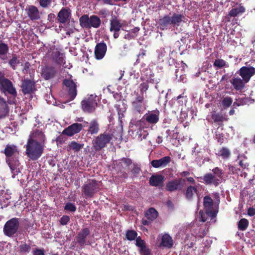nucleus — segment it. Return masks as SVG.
<instances>
[{
  "mask_svg": "<svg viewBox=\"0 0 255 255\" xmlns=\"http://www.w3.org/2000/svg\"><path fill=\"white\" fill-rule=\"evenodd\" d=\"M188 20L183 14L173 12L171 16L165 15L158 20V28L162 30L170 28L171 26H179L182 22L185 23Z\"/></svg>",
  "mask_w": 255,
  "mask_h": 255,
  "instance_id": "nucleus-1",
  "label": "nucleus"
},
{
  "mask_svg": "<svg viewBox=\"0 0 255 255\" xmlns=\"http://www.w3.org/2000/svg\"><path fill=\"white\" fill-rule=\"evenodd\" d=\"M114 137V133L111 130L100 133L92 140V149L96 152L102 150L111 142Z\"/></svg>",
  "mask_w": 255,
  "mask_h": 255,
  "instance_id": "nucleus-2",
  "label": "nucleus"
},
{
  "mask_svg": "<svg viewBox=\"0 0 255 255\" xmlns=\"http://www.w3.org/2000/svg\"><path fill=\"white\" fill-rule=\"evenodd\" d=\"M45 146L43 143L35 142L33 139H28L26 144V155L31 160H36L41 156Z\"/></svg>",
  "mask_w": 255,
  "mask_h": 255,
  "instance_id": "nucleus-3",
  "label": "nucleus"
},
{
  "mask_svg": "<svg viewBox=\"0 0 255 255\" xmlns=\"http://www.w3.org/2000/svg\"><path fill=\"white\" fill-rule=\"evenodd\" d=\"M100 190L99 183L95 179H88L82 187V192L86 198H92Z\"/></svg>",
  "mask_w": 255,
  "mask_h": 255,
  "instance_id": "nucleus-4",
  "label": "nucleus"
},
{
  "mask_svg": "<svg viewBox=\"0 0 255 255\" xmlns=\"http://www.w3.org/2000/svg\"><path fill=\"white\" fill-rule=\"evenodd\" d=\"M79 22L81 27L86 28H97L100 27L101 23L100 18L95 15L89 17L87 14H84L80 18Z\"/></svg>",
  "mask_w": 255,
  "mask_h": 255,
  "instance_id": "nucleus-5",
  "label": "nucleus"
},
{
  "mask_svg": "<svg viewBox=\"0 0 255 255\" xmlns=\"http://www.w3.org/2000/svg\"><path fill=\"white\" fill-rule=\"evenodd\" d=\"M91 234V231L89 228L87 227L83 228L80 230L77 234L75 237L76 244L81 248H83L86 245H91V242L88 238Z\"/></svg>",
  "mask_w": 255,
  "mask_h": 255,
  "instance_id": "nucleus-6",
  "label": "nucleus"
},
{
  "mask_svg": "<svg viewBox=\"0 0 255 255\" xmlns=\"http://www.w3.org/2000/svg\"><path fill=\"white\" fill-rule=\"evenodd\" d=\"M19 219L13 218L7 221L3 227V233L6 236L11 237L17 232L19 226Z\"/></svg>",
  "mask_w": 255,
  "mask_h": 255,
  "instance_id": "nucleus-7",
  "label": "nucleus"
},
{
  "mask_svg": "<svg viewBox=\"0 0 255 255\" xmlns=\"http://www.w3.org/2000/svg\"><path fill=\"white\" fill-rule=\"evenodd\" d=\"M135 97L131 101V109L134 112L141 113L145 110V104L142 94H139L138 92H134Z\"/></svg>",
  "mask_w": 255,
  "mask_h": 255,
  "instance_id": "nucleus-8",
  "label": "nucleus"
},
{
  "mask_svg": "<svg viewBox=\"0 0 255 255\" xmlns=\"http://www.w3.org/2000/svg\"><path fill=\"white\" fill-rule=\"evenodd\" d=\"M96 98V96L91 95L88 98L81 102V108L84 112L91 113L95 111L97 106Z\"/></svg>",
  "mask_w": 255,
  "mask_h": 255,
  "instance_id": "nucleus-9",
  "label": "nucleus"
},
{
  "mask_svg": "<svg viewBox=\"0 0 255 255\" xmlns=\"http://www.w3.org/2000/svg\"><path fill=\"white\" fill-rule=\"evenodd\" d=\"M0 91L3 93H8L12 96H16L17 92L12 82L6 79L0 83Z\"/></svg>",
  "mask_w": 255,
  "mask_h": 255,
  "instance_id": "nucleus-10",
  "label": "nucleus"
},
{
  "mask_svg": "<svg viewBox=\"0 0 255 255\" xmlns=\"http://www.w3.org/2000/svg\"><path fill=\"white\" fill-rule=\"evenodd\" d=\"M62 84L67 88V92L69 96V101L73 100L77 96V86L75 83L70 79H64Z\"/></svg>",
  "mask_w": 255,
  "mask_h": 255,
  "instance_id": "nucleus-11",
  "label": "nucleus"
},
{
  "mask_svg": "<svg viewBox=\"0 0 255 255\" xmlns=\"http://www.w3.org/2000/svg\"><path fill=\"white\" fill-rule=\"evenodd\" d=\"M5 161L13 174L12 177L14 178V176L20 172L19 168L20 162L18 159V156L11 157L8 158H5Z\"/></svg>",
  "mask_w": 255,
  "mask_h": 255,
  "instance_id": "nucleus-12",
  "label": "nucleus"
},
{
  "mask_svg": "<svg viewBox=\"0 0 255 255\" xmlns=\"http://www.w3.org/2000/svg\"><path fill=\"white\" fill-rule=\"evenodd\" d=\"M123 24L121 22L120 19L115 15H112L110 19V27L111 32H114L113 37L115 39H117L119 36V31L122 27Z\"/></svg>",
  "mask_w": 255,
  "mask_h": 255,
  "instance_id": "nucleus-13",
  "label": "nucleus"
},
{
  "mask_svg": "<svg viewBox=\"0 0 255 255\" xmlns=\"http://www.w3.org/2000/svg\"><path fill=\"white\" fill-rule=\"evenodd\" d=\"M23 94H30L35 90V82L29 79H24L21 81L20 86Z\"/></svg>",
  "mask_w": 255,
  "mask_h": 255,
  "instance_id": "nucleus-14",
  "label": "nucleus"
},
{
  "mask_svg": "<svg viewBox=\"0 0 255 255\" xmlns=\"http://www.w3.org/2000/svg\"><path fill=\"white\" fill-rule=\"evenodd\" d=\"M245 82L248 83L255 74V68L253 67L243 66L238 72Z\"/></svg>",
  "mask_w": 255,
  "mask_h": 255,
  "instance_id": "nucleus-15",
  "label": "nucleus"
},
{
  "mask_svg": "<svg viewBox=\"0 0 255 255\" xmlns=\"http://www.w3.org/2000/svg\"><path fill=\"white\" fill-rule=\"evenodd\" d=\"M184 181V179H174L168 181L166 184V191L172 192L176 191H180L182 188V182Z\"/></svg>",
  "mask_w": 255,
  "mask_h": 255,
  "instance_id": "nucleus-16",
  "label": "nucleus"
},
{
  "mask_svg": "<svg viewBox=\"0 0 255 255\" xmlns=\"http://www.w3.org/2000/svg\"><path fill=\"white\" fill-rule=\"evenodd\" d=\"M57 74L56 68L49 65H45L41 70V76L46 80L51 79Z\"/></svg>",
  "mask_w": 255,
  "mask_h": 255,
  "instance_id": "nucleus-17",
  "label": "nucleus"
},
{
  "mask_svg": "<svg viewBox=\"0 0 255 255\" xmlns=\"http://www.w3.org/2000/svg\"><path fill=\"white\" fill-rule=\"evenodd\" d=\"M28 139H33L35 142L43 143V145L45 146V135L39 129H36L31 131Z\"/></svg>",
  "mask_w": 255,
  "mask_h": 255,
  "instance_id": "nucleus-18",
  "label": "nucleus"
},
{
  "mask_svg": "<svg viewBox=\"0 0 255 255\" xmlns=\"http://www.w3.org/2000/svg\"><path fill=\"white\" fill-rule=\"evenodd\" d=\"M83 126L81 124L74 123L65 128L62 134L68 136H73L74 134L79 133L82 129Z\"/></svg>",
  "mask_w": 255,
  "mask_h": 255,
  "instance_id": "nucleus-19",
  "label": "nucleus"
},
{
  "mask_svg": "<svg viewBox=\"0 0 255 255\" xmlns=\"http://www.w3.org/2000/svg\"><path fill=\"white\" fill-rule=\"evenodd\" d=\"M107 46L104 42L98 43L95 48V56L96 59H102L106 53Z\"/></svg>",
  "mask_w": 255,
  "mask_h": 255,
  "instance_id": "nucleus-20",
  "label": "nucleus"
},
{
  "mask_svg": "<svg viewBox=\"0 0 255 255\" xmlns=\"http://www.w3.org/2000/svg\"><path fill=\"white\" fill-rule=\"evenodd\" d=\"M25 11L28 17L31 20H38L40 18L39 10L35 5H28L25 8Z\"/></svg>",
  "mask_w": 255,
  "mask_h": 255,
  "instance_id": "nucleus-21",
  "label": "nucleus"
},
{
  "mask_svg": "<svg viewBox=\"0 0 255 255\" xmlns=\"http://www.w3.org/2000/svg\"><path fill=\"white\" fill-rule=\"evenodd\" d=\"M135 245L139 248V252L141 255H151V250L140 237L136 238Z\"/></svg>",
  "mask_w": 255,
  "mask_h": 255,
  "instance_id": "nucleus-22",
  "label": "nucleus"
},
{
  "mask_svg": "<svg viewBox=\"0 0 255 255\" xmlns=\"http://www.w3.org/2000/svg\"><path fill=\"white\" fill-rule=\"evenodd\" d=\"M165 180V177L161 174L152 175L149 178L150 185L157 187H162Z\"/></svg>",
  "mask_w": 255,
  "mask_h": 255,
  "instance_id": "nucleus-23",
  "label": "nucleus"
},
{
  "mask_svg": "<svg viewBox=\"0 0 255 255\" xmlns=\"http://www.w3.org/2000/svg\"><path fill=\"white\" fill-rule=\"evenodd\" d=\"M202 179L206 185H213L214 186L217 187L221 183L219 179L211 173L205 174Z\"/></svg>",
  "mask_w": 255,
  "mask_h": 255,
  "instance_id": "nucleus-24",
  "label": "nucleus"
},
{
  "mask_svg": "<svg viewBox=\"0 0 255 255\" xmlns=\"http://www.w3.org/2000/svg\"><path fill=\"white\" fill-rule=\"evenodd\" d=\"M160 112L157 110L149 112L148 113L144 115L146 121L150 124H156L159 120Z\"/></svg>",
  "mask_w": 255,
  "mask_h": 255,
  "instance_id": "nucleus-25",
  "label": "nucleus"
},
{
  "mask_svg": "<svg viewBox=\"0 0 255 255\" xmlns=\"http://www.w3.org/2000/svg\"><path fill=\"white\" fill-rule=\"evenodd\" d=\"M171 161V157L166 156L159 159H154L151 161V166L156 168L166 167Z\"/></svg>",
  "mask_w": 255,
  "mask_h": 255,
  "instance_id": "nucleus-26",
  "label": "nucleus"
},
{
  "mask_svg": "<svg viewBox=\"0 0 255 255\" xmlns=\"http://www.w3.org/2000/svg\"><path fill=\"white\" fill-rule=\"evenodd\" d=\"M3 153L5 158H10L16 156H19V152L17 146L14 144H7L4 149Z\"/></svg>",
  "mask_w": 255,
  "mask_h": 255,
  "instance_id": "nucleus-27",
  "label": "nucleus"
},
{
  "mask_svg": "<svg viewBox=\"0 0 255 255\" xmlns=\"http://www.w3.org/2000/svg\"><path fill=\"white\" fill-rule=\"evenodd\" d=\"M71 15L70 10L69 8L63 7L58 13L57 20L60 23H65Z\"/></svg>",
  "mask_w": 255,
  "mask_h": 255,
  "instance_id": "nucleus-28",
  "label": "nucleus"
},
{
  "mask_svg": "<svg viewBox=\"0 0 255 255\" xmlns=\"http://www.w3.org/2000/svg\"><path fill=\"white\" fill-rule=\"evenodd\" d=\"M52 60L57 64L61 65L64 62L63 54L57 48H54L51 53Z\"/></svg>",
  "mask_w": 255,
  "mask_h": 255,
  "instance_id": "nucleus-29",
  "label": "nucleus"
},
{
  "mask_svg": "<svg viewBox=\"0 0 255 255\" xmlns=\"http://www.w3.org/2000/svg\"><path fill=\"white\" fill-rule=\"evenodd\" d=\"M8 112V107L5 100L0 96V119L5 117Z\"/></svg>",
  "mask_w": 255,
  "mask_h": 255,
  "instance_id": "nucleus-30",
  "label": "nucleus"
},
{
  "mask_svg": "<svg viewBox=\"0 0 255 255\" xmlns=\"http://www.w3.org/2000/svg\"><path fill=\"white\" fill-rule=\"evenodd\" d=\"M246 11L245 7L241 4L233 7L229 12L228 15L231 17H236L243 14Z\"/></svg>",
  "mask_w": 255,
  "mask_h": 255,
  "instance_id": "nucleus-31",
  "label": "nucleus"
},
{
  "mask_svg": "<svg viewBox=\"0 0 255 255\" xmlns=\"http://www.w3.org/2000/svg\"><path fill=\"white\" fill-rule=\"evenodd\" d=\"M100 130V125L96 120H92L89 123L88 133L91 134H96L98 133Z\"/></svg>",
  "mask_w": 255,
  "mask_h": 255,
  "instance_id": "nucleus-32",
  "label": "nucleus"
},
{
  "mask_svg": "<svg viewBox=\"0 0 255 255\" xmlns=\"http://www.w3.org/2000/svg\"><path fill=\"white\" fill-rule=\"evenodd\" d=\"M231 82L234 89L237 91L242 90L245 88V83H247L244 82L243 79L239 77L233 78Z\"/></svg>",
  "mask_w": 255,
  "mask_h": 255,
  "instance_id": "nucleus-33",
  "label": "nucleus"
},
{
  "mask_svg": "<svg viewBox=\"0 0 255 255\" xmlns=\"http://www.w3.org/2000/svg\"><path fill=\"white\" fill-rule=\"evenodd\" d=\"M83 147V143H79L75 141H72L68 144L67 150V151H73L74 152H78Z\"/></svg>",
  "mask_w": 255,
  "mask_h": 255,
  "instance_id": "nucleus-34",
  "label": "nucleus"
},
{
  "mask_svg": "<svg viewBox=\"0 0 255 255\" xmlns=\"http://www.w3.org/2000/svg\"><path fill=\"white\" fill-rule=\"evenodd\" d=\"M173 244V240L172 238L169 235L165 234L162 237L161 241L159 246L171 248L172 247Z\"/></svg>",
  "mask_w": 255,
  "mask_h": 255,
  "instance_id": "nucleus-35",
  "label": "nucleus"
},
{
  "mask_svg": "<svg viewBox=\"0 0 255 255\" xmlns=\"http://www.w3.org/2000/svg\"><path fill=\"white\" fill-rule=\"evenodd\" d=\"M211 116L213 122L219 126L222 125L224 121L227 120V119L225 118L222 114L217 113L216 112H212Z\"/></svg>",
  "mask_w": 255,
  "mask_h": 255,
  "instance_id": "nucleus-36",
  "label": "nucleus"
},
{
  "mask_svg": "<svg viewBox=\"0 0 255 255\" xmlns=\"http://www.w3.org/2000/svg\"><path fill=\"white\" fill-rule=\"evenodd\" d=\"M9 51V47L7 44L0 40V58L2 60L6 59V55Z\"/></svg>",
  "mask_w": 255,
  "mask_h": 255,
  "instance_id": "nucleus-37",
  "label": "nucleus"
},
{
  "mask_svg": "<svg viewBox=\"0 0 255 255\" xmlns=\"http://www.w3.org/2000/svg\"><path fill=\"white\" fill-rule=\"evenodd\" d=\"M198 190L197 187L195 186L190 185L187 187L185 195L186 198L188 200H191L193 199L195 194H197Z\"/></svg>",
  "mask_w": 255,
  "mask_h": 255,
  "instance_id": "nucleus-38",
  "label": "nucleus"
},
{
  "mask_svg": "<svg viewBox=\"0 0 255 255\" xmlns=\"http://www.w3.org/2000/svg\"><path fill=\"white\" fill-rule=\"evenodd\" d=\"M236 161H239L238 163L241 169H248L249 164L247 162V157L244 154H239Z\"/></svg>",
  "mask_w": 255,
  "mask_h": 255,
  "instance_id": "nucleus-39",
  "label": "nucleus"
},
{
  "mask_svg": "<svg viewBox=\"0 0 255 255\" xmlns=\"http://www.w3.org/2000/svg\"><path fill=\"white\" fill-rule=\"evenodd\" d=\"M144 215L147 220L153 221L158 217V213L154 208L151 207L145 212Z\"/></svg>",
  "mask_w": 255,
  "mask_h": 255,
  "instance_id": "nucleus-40",
  "label": "nucleus"
},
{
  "mask_svg": "<svg viewBox=\"0 0 255 255\" xmlns=\"http://www.w3.org/2000/svg\"><path fill=\"white\" fill-rule=\"evenodd\" d=\"M203 205L206 210L213 208V200L209 196H206L203 199Z\"/></svg>",
  "mask_w": 255,
  "mask_h": 255,
  "instance_id": "nucleus-41",
  "label": "nucleus"
},
{
  "mask_svg": "<svg viewBox=\"0 0 255 255\" xmlns=\"http://www.w3.org/2000/svg\"><path fill=\"white\" fill-rule=\"evenodd\" d=\"M249 225V221L245 218L241 219L238 223V229L240 231H245Z\"/></svg>",
  "mask_w": 255,
  "mask_h": 255,
  "instance_id": "nucleus-42",
  "label": "nucleus"
},
{
  "mask_svg": "<svg viewBox=\"0 0 255 255\" xmlns=\"http://www.w3.org/2000/svg\"><path fill=\"white\" fill-rule=\"evenodd\" d=\"M249 101V99L248 98H239L236 99V101L233 103V106L234 108H236L237 107L247 104Z\"/></svg>",
  "mask_w": 255,
  "mask_h": 255,
  "instance_id": "nucleus-43",
  "label": "nucleus"
},
{
  "mask_svg": "<svg viewBox=\"0 0 255 255\" xmlns=\"http://www.w3.org/2000/svg\"><path fill=\"white\" fill-rule=\"evenodd\" d=\"M213 65L214 67H218L219 68H222L223 67H229V64L227 62L221 59H217L215 60Z\"/></svg>",
  "mask_w": 255,
  "mask_h": 255,
  "instance_id": "nucleus-44",
  "label": "nucleus"
},
{
  "mask_svg": "<svg viewBox=\"0 0 255 255\" xmlns=\"http://www.w3.org/2000/svg\"><path fill=\"white\" fill-rule=\"evenodd\" d=\"M219 155L223 159H227L230 156L231 152L228 148L225 147H223L220 149Z\"/></svg>",
  "mask_w": 255,
  "mask_h": 255,
  "instance_id": "nucleus-45",
  "label": "nucleus"
},
{
  "mask_svg": "<svg viewBox=\"0 0 255 255\" xmlns=\"http://www.w3.org/2000/svg\"><path fill=\"white\" fill-rule=\"evenodd\" d=\"M18 248L19 251L22 253H28L31 249L30 245L25 243H21Z\"/></svg>",
  "mask_w": 255,
  "mask_h": 255,
  "instance_id": "nucleus-46",
  "label": "nucleus"
},
{
  "mask_svg": "<svg viewBox=\"0 0 255 255\" xmlns=\"http://www.w3.org/2000/svg\"><path fill=\"white\" fill-rule=\"evenodd\" d=\"M19 63V60L17 59L15 55L12 56V58L8 61V64L11 68L15 70L16 69V66Z\"/></svg>",
  "mask_w": 255,
  "mask_h": 255,
  "instance_id": "nucleus-47",
  "label": "nucleus"
},
{
  "mask_svg": "<svg viewBox=\"0 0 255 255\" xmlns=\"http://www.w3.org/2000/svg\"><path fill=\"white\" fill-rule=\"evenodd\" d=\"M212 171L213 172L212 174L214 175L217 178H219L220 181L221 179H222L224 174V172L222 169L218 167H216L213 168Z\"/></svg>",
  "mask_w": 255,
  "mask_h": 255,
  "instance_id": "nucleus-48",
  "label": "nucleus"
},
{
  "mask_svg": "<svg viewBox=\"0 0 255 255\" xmlns=\"http://www.w3.org/2000/svg\"><path fill=\"white\" fill-rule=\"evenodd\" d=\"M137 234L134 230H128L126 233V238L128 241H133L137 238Z\"/></svg>",
  "mask_w": 255,
  "mask_h": 255,
  "instance_id": "nucleus-49",
  "label": "nucleus"
},
{
  "mask_svg": "<svg viewBox=\"0 0 255 255\" xmlns=\"http://www.w3.org/2000/svg\"><path fill=\"white\" fill-rule=\"evenodd\" d=\"M233 103V100L231 97H226L223 98L222 101V104L224 109H226L231 106Z\"/></svg>",
  "mask_w": 255,
  "mask_h": 255,
  "instance_id": "nucleus-50",
  "label": "nucleus"
},
{
  "mask_svg": "<svg viewBox=\"0 0 255 255\" xmlns=\"http://www.w3.org/2000/svg\"><path fill=\"white\" fill-rule=\"evenodd\" d=\"M219 128H217V130L215 132V138L221 144L224 141V134L223 132H221L218 130Z\"/></svg>",
  "mask_w": 255,
  "mask_h": 255,
  "instance_id": "nucleus-51",
  "label": "nucleus"
},
{
  "mask_svg": "<svg viewBox=\"0 0 255 255\" xmlns=\"http://www.w3.org/2000/svg\"><path fill=\"white\" fill-rule=\"evenodd\" d=\"M64 210L67 211L74 212L76 210V207L74 204L68 202L65 204Z\"/></svg>",
  "mask_w": 255,
  "mask_h": 255,
  "instance_id": "nucleus-52",
  "label": "nucleus"
},
{
  "mask_svg": "<svg viewBox=\"0 0 255 255\" xmlns=\"http://www.w3.org/2000/svg\"><path fill=\"white\" fill-rule=\"evenodd\" d=\"M199 215L200 216L199 221L202 222H205L207 220L208 215L207 214L206 210L205 212H204L203 211L200 210L199 211Z\"/></svg>",
  "mask_w": 255,
  "mask_h": 255,
  "instance_id": "nucleus-53",
  "label": "nucleus"
},
{
  "mask_svg": "<svg viewBox=\"0 0 255 255\" xmlns=\"http://www.w3.org/2000/svg\"><path fill=\"white\" fill-rule=\"evenodd\" d=\"M52 0H39L40 5L43 8L47 7L52 2Z\"/></svg>",
  "mask_w": 255,
  "mask_h": 255,
  "instance_id": "nucleus-54",
  "label": "nucleus"
},
{
  "mask_svg": "<svg viewBox=\"0 0 255 255\" xmlns=\"http://www.w3.org/2000/svg\"><path fill=\"white\" fill-rule=\"evenodd\" d=\"M139 87L140 93H139V94L143 95V92H146L148 90L149 86L147 83L143 82L140 84Z\"/></svg>",
  "mask_w": 255,
  "mask_h": 255,
  "instance_id": "nucleus-55",
  "label": "nucleus"
},
{
  "mask_svg": "<svg viewBox=\"0 0 255 255\" xmlns=\"http://www.w3.org/2000/svg\"><path fill=\"white\" fill-rule=\"evenodd\" d=\"M69 221L70 217L68 216L64 215L61 218L60 223L62 225H66L68 224Z\"/></svg>",
  "mask_w": 255,
  "mask_h": 255,
  "instance_id": "nucleus-56",
  "label": "nucleus"
},
{
  "mask_svg": "<svg viewBox=\"0 0 255 255\" xmlns=\"http://www.w3.org/2000/svg\"><path fill=\"white\" fill-rule=\"evenodd\" d=\"M66 137H64L63 135H60L59 136H57L56 138V141L57 143V145H58V144H63L64 142H65V141H66Z\"/></svg>",
  "mask_w": 255,
  "mask_h": 255,
  "instance_id": "nucleus-57",
  "label": "nucleus"
},
{
  "mask_svg": "<svg viewBox=\"0 0 255 255\" xmlns=\"http://www.w3.org/2000/svg\"><path fill=\"white\" fill-rule=\"evenodd\" d=\"M208 216H210L212 219L215 218L216 217L217 213L214 211L213 208L206 210Z\"/></svg>",
  "mask_w": 255,
  "mask_h": 255,
  "instance_id": "nucleus-58",
  "label": "nucleus"
},
{
  "mask_svg": "<svg viewBox=\"0 0 255 255\" xmlns=\"http://www.w3.org/2000/svg\"><path fill=\"white\" fill-rule=\"evenodd\" d=\"M33 255H44V251L43 249H36L33 251Z\"/></svg>",
  "mask_w": 255,
  "mask_h": 255,
  "instance_id": "nucleus-59",
  "label": "nucleus"
},
{
  "mask_svg": "<svg viewBox=\"0 0 255 255\" xmlns=\"http://www.w3.org/2000/svg\"><path fill=\"white\" fill-rule=\"evenodd\" d=\"M30 64L28 62H26L24 63L23 72H25L26 73H30Z\"/></svg>",
  "mask_w": 255,
  "mask_h": 255,
  "instance_id": "nucleus-60",
  "label": "nucleus"
},
{
  "mask_svg": "<svg viewBox=\"0 0 255 255\" xmlns=\"http://www.w3.org/2000/svg\"><path fill=\"white\" fill-rule=\"evenodd\" d=\"M122 161L127 166H129L132 163L131 160L128 158H123Z\"/></svg>",
  "mask_w": 255,
  "mask_h": 255,
  "instance_id": "nucleus-61",
  "label": "nucleus"
},
{
  "mask_svg": "<svg viewBox=\"0 0 255 255\" xmlns=\"http://www.w3.org/2000/svg\"><path fill=\"white\" fill-rule=\"evenodd\" d=\"M229 170L230 173H237L238 170H240L241 169L240 168L238 169L236 167H235V166L230 165H229Z\"/></svg>",
  "mask_w": 255,
  "mask_h": 255,
  "instance_id": "nucleus-62",
  "label": "nucleus"
},
{
  "mask_svg": "<svg viewBox=\"0 0 255 255\" xmlns=\"http://www.w3.org/2000/svg\"><path fill=\"white\" fill-rule=\"evenodd\" d=\"M248 215L251 217L254 216L255 215V209L253 207H250L248 209Z\"/></svg>",
  "mask_w": 255,
  "mask_h": 255,
  "instance_id": "nucleus-63",
  "label": "nucleus"
},
{
  "mask_svg": "<svg viewBox=\"0 0 255 255\" xmlns=\"http://www.w3.org/2000/svg\"><path fill=\"white\" fill-rule=\"evenodd\" d=\"M146 54V50L144 49H142L140 52L137 55L138 58L136 60V62L139 63L138 61L140 57L143 58Z\"/></svg>",
  "mask_w": 255,
  "mask_h": 255,
  "instance_id": "nucleus-64",
  "label": "nucleus"
}]
</instances>
